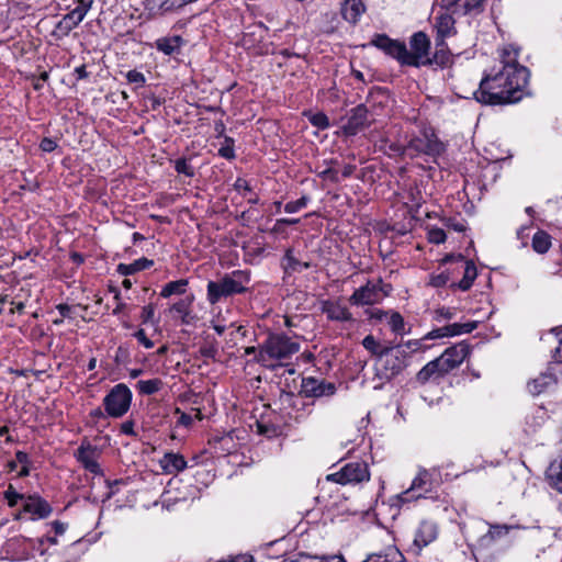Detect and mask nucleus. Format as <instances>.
Here are the masks:
<instances>
[{
    "label": "nucleus",
    "mask_w": 562,
    "mask_h": 562,
    "mask_svg": "<svg viewBox=\"0 0 562 562\" xmlns=\"http://www.w3.org/2000/svg\"><path fill=\"white\" fill-rule=\"evenodd\" d=\"M133 394L131 390L123 383L113 386L103 398L104 411L112 418L124 416L132 403Z\"/></svg>",
    "instance_id": "obj_6"
},
{
    "label": "nucleus",
    "mask_w": 562,
    "mask_h": 562,
    "mask_svg": "<svg viewBox=\"0 0 562 562\" xmlns=\"http://www.w3.org/2000/svg\"><path fill=\"white\" fill-rule=\"evenodd\" d=\"M56 543L57 540L55 537L47 536L32 541V548L37 554L44 555L47 552L48 546Z\"/></svg>",
    "instance_id": "obj_46"
},
{
    "label": "nucleus",
    "mask_w": 562,
    "mask_h": 562,
    "mask_svg": "<svg viewBox=\"0 0 562 562\" xmlns=\"http://www.w3.org/2000/svg\"><path fill=\"white\" fill-rule=\"evenodd\" d=\"M486 0H438L441 9L452 10L457 15H468L483 11Z\"/></svg>",
    "instance_id": "obj_23"
},
{
    "label": "nucleus",
    "mask_w": 562,
    "mask_h": 562,
    "mask_svg": "<svg viewBox=\"0 0 562 562\" xmlns=\"http://www.w3.org/2000/svg\"><path fill=\"white\" fill-rule=\"evenodd\" d=\"M477 327V322L453 323L430 330L424 339H439L443 337H454L462 334L472 333Z\"/></svg>",
    "instance_id": "obj_22"
},
{
    "label": "nucleus",
    "mask_w": 562,
    "mask_h": 562,
    "mask_svg": "<svg viewBox=\"0 0 562 562\" xmlns=\"http://www.w3.org/2000/svg\"><path fill=\"white\" fill-rule=\"evenodd\" d=\"M4 498L8 502L9 506L14 507L19 504L22 505L26 496L16 492L14 487L10 485L8 490L4 492Z\"/></svg>",
    "instance_id": "obj_49"
},
{
    "label": "nucleus",
    "mask_w": 562,
    "mask_h": 562,
    "mask_svg": "<svg viewBox=\"0 0 562 562\" xmlns=\"http://www.w3.org/2000/svg\"><path fill=\"white\" fill-rule=\"evenodd\" d=\"M443 372L440 371L438 363L435 360L428 362L425 367L420 369L417 373V381L420 383H426L430 380H437L441 378Z\"/></svg>",
    "instance_id": "obj_40"
},
{
    "label": "nucleus",
    "mask_w": 562,
    "mask_h": 562,
    "mask_svg": "<svg viewBox=\"0 0 562 562\" xmlns=\"http://www.w3.org/2000/svg\"><path fill=\"white\" fill-rule=\"evenodd\" d=\"M100 456V449L88 441H83L75 452L77 461L85 468V470L94 475L103 474L99 464Z\"/></svg>",
    "instance_id": "obj_17"
},
{
    "label": "nucleus",
    "mask_w": 562,
    "mask_h": 562,
    "mask_svg": "<svg viewBox=\"0 0 562 562\" xmlns=\"http://www.w3.org/2000/svg\"><path fill=\"white\" fill-rule=\"evenodd\" d=\"M257 431L260 435L267 436V437H273L278 435V428L273 425H267L262 422H257Z\"/></svg>",
    "instance_id": "obj_58"
},
{
    "label": "nucleus",
    "mask_w": 562,
    "mask_h": 562,
    "mask_svg": "<svg viewBox=\"0 0 562 562\" xmlns=\"http://www.w3.org/2000/svg\"><path fill=\"white\" fill-rule=\"evenodd\" d=\"M449 276L446 272L432 274L429 280V284L434 288H441L447 284Z\"/></svg>",
    "instance_id": "obj_60"
},
{
    "label": "nucleus",
    "mask_w": 562,
    "mask_h": 562,
    "mask_svg": "<svg viewBox=\"0 0 562 562\" xmlns=\"http://www.w3.org/2000/svg\"><path fill=\"white\" fill-rule=\"evenodd\" d=\"M548 419L547 409L542 406L535 407L527 416H526V432L531 434L536 432L540 427L544 425Z\"/></svg>",
    "instance_id": "obj_29"
},
{
    "label": "nucleus",
    "mask_w": 562,
    "mask_h": 562,
    "mask_svg": "<svg viewBox=\"0 0 562 562\" xmlns=\"http://www.w3.org/2000/svg\"><path fill=\"white\" fill-rule=\"evenodd\" d=\"M405 367V351L401 347H389L383 355L376 358V375L390 380L398 374Z\"/></svg>",
    "instance_id": "obj_8"
},
{
    "label": "nucleus",
    "mask_w": 562,
    "mask_h": 562,
    "mask_svg": "<svg viewBox=\"0 0 562 562\" xmlns=\"http://www.w3.org/2000/svg\"><path fill=\"white\" fill-rule=\"evenodd\" d=\"M469 352V346L464 342H460L447 348L435 361L438 363L440 371L447 374L458 368L468 357Z\"/></svg>",
    "instance_id": "obj_16"
},
{
    "label": "nucleus",
    "mask_w": 562,
    "mask_h": 562,
    "mask_svg": "<svg viewBox=\"0 0 562 562\" xmlns=\"http://www.w3.org/2000/svg\"><path fill=\"white\" fill-rule=\"evenodd\" d=\"M453 15H457L452 10L441 9L435 16L434 29L436 31L435 40L446 41L447 37H451L457 34L456 20Z\"/></svg>",
    "instance_id": "obj_20"
},
{
    "label": "nucleus",
    "mask_w": 562,
    "mask_h": 562,
    "mask_svg": "<svg viewBox=\"0 0 562 562\" xmlns=\"http://www.w3.org/2000/svg\"><path fill=\"white\" fill-rule=\"evenodd\" d=\"M439 536V526L430 519H423L414 532V540L409 546V552L418 555L422 550L437 540Z\"/></svg>",
    "instance_id": "obj_14"
},
{
    "label": "nucleus",
    "mask_w": 562,
    "mask_h": 562,
    "mask_svg": "<svg viewBox=\"0 0 562 562\" xmlns=\"http://www.w3.org/2000/svg\"><path fill=\"white\" fill-rule=\"evenodd\" d=\"M366 7L361 0H345L341 5V14L346 21L356 24L361 14L364 12Z\"/></svg>",
    "instance_id": "obj_30"
},
{
    "label": "nucleus",
    "mask_w": 562,
    "mask_h": 562,
    "mask_svg": "<svg viewBox=\"0 0 562 562\" xmlns=\"http://www.w3.org/2000/svg\"><path fill=\"white\" fill-rule=\"evenodd\" d=\"M479 183V178H464L463 191L468 198L476 196L475 187Z\"/></svg>",
    "instance_id": "obj_57"
},
{
    "label": "nucleus",
    "mask_w": 562,
    "mask_h": 562,
    "mask_svg": "<svg viewBox=\"0 0 562 562\" xmlns=\"http://www.w3.org/2000/svg\"><path fill=\"white\" fill-rule=\"evenodd\" d=\"M154 266V261L147 258H139L131 263H120L116 271L121 276H131L139 271L149 269Z\"/></svg>",
    "instance_id": "obj_34"
},
{
    "label": "nucleus",
    "mask_w": 562,
    "mask_h": 562,
    "mask_svg": "<svg viewBox=\"0 0 562 562\" xmlns=\"http://www.w3.org/2000/svg\"><path fill=\"white\" fill-rule=\"evenodd\" d=\"M518 50L505 47L502 54V67L494 74L485 75L475 99L484 104L503 105L520 101L528 85L529 70L517 61Z\"/></svg>",
    "instance_id": "obj_1"
},
{
    "label": "nucleus",
    "mask_w": 562,
    "mask_h": 562,
    "mask_svg": "<svg viewBox=\"0 0 562 562\" xmlns=\"http://www.w3.org/2000/svg\"><path fill=\"white\" fill-rule=\"evenodd\" d=\"M376 317L379 319H382V317H387V324L391 330L396 335H404L406 333L404 318L398 312L389 313L379 311Z\"/></svg>",
    "instance_id": "obj_36"
},
{
    "label": "nucleus",
    "mask_w": 562,
    "mask_h": 562,
    "mask_svg": "<svg viewBox=\"0 0 562 562\" xmlns=\"http://www.w3.org/2000/svg\"><path fill=\"white\" fill-rule=\"evenodd\" d=\"M125 77L128 83H134L136 87H144L146 83L144 74L136 69L127 71Z\"/></svg>",
    "instance_id": "obj_55"
},
{
    "label": "nucleus",
    "mask_w": 562,
    "mask_h": 562,
    "mask_svg": "<svg viewBox=\"0 0 562 562\" xmlns=\"http://www.w3.org/2000/svg\"><path fill=\"white\" fill-rule=\"evenodd\" d=\"M160 467L167 474H175L187 468V461L182 454L167 452L160 460Z\"/></svg>",
    "instance_id": "obj_28"
},
{
    "label": "nucleus",
    "mask_w": 562,
    "mask_h": 562,
    "mask_svg": "<svg viewBox=\"0 0 562 562\" xmlns=\"http://www.w3.org/2000/svg\"><path fill=\"white\" fill-rule=\"evenodd\" d=\"M297 340L284 334H269L268 338L259 346L258 362L267 368H273L277 363L288 360L299 352Z\"/></svg>",
    "instance_id": "obj_3"
},
{
    "label": "nucleus",
    "mask_w": 562,
    "mask_h": 562,
    "mask_svg": "<svg viewBox=\"0 0 562 562\" xmlns=\"http://www.w3.org/2000/svg\"><path fill=\"white\" fill-rule=\"evenodd\" d=\"M91 5L92 0H76V7L58 21L52 35L57 40L68 36L83 21Z\"/></svg>",
    "instance_id": "obj_9"
},
{
    "label": "nucleus",
    "mask_w": 562,
    "mask_h": 562,
    "mask_svg": "<svg viewBox=\"0 0 562 562\" xmlns=\"http://www.w3.org/2000/svg\"><path fill=\"white\" fill-rule=\"evenodd\" d=\"M200 352L203 357L214 359L217 355V348L214 345L201 347Z\"/></svg>",
    "instance_id": "obj_64"
},
{
    "label": "nucleus",
    "mask_w": 562,
    "mask_h": 562,
    "mask_svg": "<svg viewBox=\"0 0 562 562\" xmlns=\"http://www.w3.org/2000/svg\"><path fill=\"white\" fill-rule=\"evenodd\" d=\"M445 153L446 145L438 138L432 128H424L403 148L404 156L425 157L428 165L423 168L431 172L442 170L440 159H443Z\"/></svg>",
    "instance_id": "obj_2"
},
{
    "label": "nucleus",
    "mask_w": 562,
    "mask_h": 562,
    "mask_svg": "<svg viewBox=\"0 0 562 562\" xmlns=\"http://www.w3.org/2000/svg\"><path fill=\"white\" fill-rule=\"evenodd\" d=\"M218 154H220V156H222L226 159H232L235 157L234 139L232 137L224 136V143L220 147Z\"/></svg>",
    "instance_id": "obj_51"
},
{
    "label": "nucleus",
    "mask_w": 562,
    "mask_h": 562,
    "mask_svg": "<svg viewBox=\"0 0 562 562\" xmlns=\"http://www.w3.org/2000/svg\"><path fill=\"white\" fill-rule=\"evenodd\" d=\"M509 531L507 525H491L488 531L479 539L481 547H490L496 539L506 536Z\"/></svg>",
    "instance_id": "obj_37"
},
{
    "label": "nucleus",
    "mask_w": 562,
    "mask_h": 562,
    "mask_svg": "<svg viewBox=\"0 0 562 562\" xmlns=\"http://www.w3.org/2000/svg\"><path fill=\"white\" fill-rule=\"evenodd\" d=\"M15 460L18 462V465H21V469L19 471V476L24 477L30 474L31 471V464L32 461L26 452L23 451H16L15 453Z\"/></svg>",
    "instance_id": "obj_48"
},
{
    "label": "nucleus",
    "mask_w": 562,
    "mask_h": 562,
    "mask_svg": "<svg viewBox=\"0 0 562 562\" xmlns=\"http://www.w3.org/2000/svg\"><path fill=\"white\" fill-rule=\"evenodd\" d=\"M307 116L310 123L319 128V130H326L329 127V119L324 112H317V113H305Z\"/></svg>",
    "instance_id": "obj_47"
},
{
    "label": "nucleus",
    "mask_w": 562,
    "mask_h": 562,
    "mask_svg": "<svg viewBox=\"0 0 562 562\" xmlns=\"http://www.w3.org/2000/svg\"><path fill=\"white\" fill-rule=\"evenodd\" d=\"M557 384L558 376L555 372V367L549 366L538 376L528 382L527 389L531 395L538 396L540 394L553 391L557 387Z\"/></svg>",
    "instance_id": "obj_18"
},
{
    "label": "nucleus",
    "mask_w": 562,
    "mask_h": 562,
    "mask_svg": "<svg viewBox=\"0 0 562 562\" xmlns=\"http://www.w3.org/2000/svg\"><path fill=\"white\" fill-rule=\"evenodd\" d=\"M193 295L186 296L183 299H180L176 303H173L170 306V313L173 316L180 317L181 324L189 325L192 321V303H193Z\"/></svg>",
    "instance_id": "obj_27"
},
{
    "label": "nucleus",
    "mask_w": 562,
    "mask_h": 562,
    "mask_svg": "<svg viewBox=\"0 0 562 562\" xmlns=\"http://www.w3.org/2000/svg\"><path fill=\"white\" fill-rule=\"evenodd\" d=\"M404 554L396 547H387L383 552L372 553L362 562H403Z\"/></svg>",
    "instance_id": "obj_33"
},
{
    "label": "nucleus",
    "mask_w": 562,
    "mask_h": 562,
    "mask_svg": "<svg viewBox=\"0 0 562 562\" xmlns=\"http://www.w3.org/2000/svg\"><path fill=\"white\" fill-rule=\"evenodd\" d=\"M284 268L286 271H302L303 269H307L310 267L308 262H301L294 256L292 250H286L284 258Z\"/></svg>",
    "instance_id": "obj_44"
},
{
    "label": "nucleus",
    "mask_w": 562,
    "mask_h": 562,
    "mask_svg": "<svg viewBox=\"0 0 562 562\" xmlns=\"http://www.w3.org/2000/svg\"><path fill=\"white\" fill-rule=\"evenodd\" d=\"M411 50L405 46L403 66L419 68L429 64L430 40L424 32H416L409 40Z\"/></svg>",
    "instance_id": "obj_7"
},
{
    "label": "nucleus",
    "mask_w": 562,
    "mask_h": 562,
    "mask_svg": "<svg viewBox=\"0 0 562 562\" xmlns=\"http://www.w3.org/2000/svg\"><path fill=\"white\" fill-rule=\"evenodd\" d=\"M551 236L544 231H538L532 236L531 246L538 254H546L551 248Z\"/></svg>",
    "instance_id": "obj_42"
},
{
    "label": "nucleus",
    "mask_w": 562,
    "mask_h": 562,
    "mask_svg": "<svg viewBox=\"0 0 562 562\" xmlns=\"http://www.w3.org/2000/svg\"><path fill=\"white\" fill-rule=\"evenodd\" d=\"M454 315V310L450 307H440L434 311V321L437 323H442L445 321L452 319Z\"/></svg>",
    "instance_id": "obj_53"
},
{
    "label": "nucleus",
    "mask_w": 562,
    "mask_h": 562,
    "mask_svg": "<svg viewBox=\"0 0 562 562\" xmlns=\"http://www.w3.org/2000/svg\"><path fill=\"white\" fill-rule=\"evenodd\" d=\"M391 285L383 284L379 279L376 282L368 281L363 286L357 289L349 297L352 305L363 306L380 303L384 296L389 295Z\"/></svg>",
    "instance_id": "obj_11"
},
{
    "label": "nucleus",
    "mask_w": 562,
    "mask_h": 562,
    "mask_svg": "<svg viewBox=\"0 0 562 562\" xmlns=\"http://www.w3.org/2000/svg\"><path fill=\"white\" fill-rule=\"evenodd\" d=\"M547 479L552 487L562 493V458L551 462L547 470Z\"/></svg>",
    "instance_id": "obj_38"
},
{
    "label": "nucleus",
    "mask_w": 562,
    "mask_h": 562,
    "mask_svg": "<svg viewBox=\"0 0 562 562\" xmlns=\"http://www.w3.org/2000/svg\"><path fill=\"white\" fill-rule=\"evenodd\" d=\"M249 282L250 272L248 270H234L217 281H209L206 285L207 301L211 304H216L222 299L245 293Z\"/></svg>",
    "instance_id": "obj_5"
},
{
    "label": "nucleus",
    "mask_w": 562,
    "mask_h": 562,
    "mask_svg": "<svg viewBox=\"0 0 562 562\" xmlns=\"http://www.w3.org/2000/svg\"><path fill=\"white\" fill-rule=\"evenodd\" d=\"M427 237H428V240L432 244H442L446 241V233H445V229L443 228H439V227H431L428 229V233H427Z\"/></svg>",
    "instance_id": "obj_52"
},
{
    "label": "nucleus",
    "mask_w": 562,
    "mask_h": 562,
    "mask_svg": "<svg viewBox=\"0 0 562 562\" xmlns=\"http://www.w3.org/2000/svg\"><path fill=\"white\" fill-rule=\"evenodd\" d=\"M321 310L326 314L329 321L349 322L352 321V314L348 307L339 301L325 300L321 303Z\"/></svg>",
    "instance_id": "obj_25"
},
{
    "label": "nucleus",
    "mask_w": 562,
    "mask_h": 562,
    "mask_svg": "<svg viewBox=\"0 0 562 562\" xmlns=\"http://www.w3.org/2000/svg\"><path fill=\"white\" fill-rule=\"evenodd\" d=\"M341 121L344 123L337 134L349 137L368 128L373 120L371 119L368 108L364 104H359L352 108Z\"/></svg>",
    "instance_id": "obj_12"
},
{
    "label": "nucleus",
    "mask_w": 562,
    "mask_h": 562,
    "mask_svg": "<svg viewBox=\"0 0 562 562\" xmlns=\"http://www.w3.org/2000/svg\"><path fill=\"white\" fill-rule=\"evenodd\" d=\"M459 260L464 265L463 278L454 283L458 289L462 291H468L471 286L475 278L477 277V270L475 265L472 261L464 260L462 256H459Z\"/></svg>",
    "instance_id": "obj_32"
},
{
    "label": "nucleus",
    "mask_w": 562,
    "mask_h": 562,
    "mask_svg": "<svg viewBox=\"0 0 562 562\" xmlns=\"http://www.w3.org/2000/svg\"><path fill=\"white\" fill-rule=\"evenodd\" d=\"M23 512L30 515L32 520L44 519L52 514V506L38 495L26 496L22 504Z\"/></svg>",
    "instance_id": "obj_24"
},
{
    "label": "nucleus",
    "mask_w": 562,
    "mask_h": 562,
    "mask_svg": "<svg viewBox=\"0 0 562 562\" xmlns=\"http://www.w3.org/2000/svg\"><path fill=\"white\" fill-rule=\"evenodd\" d=\"M188 280L187 279H179L176 281L168 282L165 284L160 291L161 297H170L172 295H181L184 294L188 288Z\"/></svg>",
    "instance_id": "obj_41"
},
{
    "label": "nucleus",
    "mask_w": 562,
    "mask_h": 562,
    "mask_svg": "<svg viewBox=\"0 0 562 562\" xmlns=\"http://www.w3.org/2000/svg\"><path fill=\"white\" fill-rule=\"evenodd\" d=\"M398 182L397 195L400 200L408 207L412 217H417L420 205L425 202V191L423 182H417L415 178H401Z\"/></svg>",
    "instance_id": "obj_10"
},
{
    "label": "nucleus",
    "mask_w": 562,
    "mask_h": 562,
    "mask_svg": "<svg viewBox=\"0 0 562 562\" xmlns=\"http://www.w3.org/2000/svg\"><path fill=\"white\" fill-rule=\"evenodd\" d=\"M443 225L448 229H453L456 232H464L465 231V222L462 218H457V217L445 218Z\"/></svg>",
    "instance_id": "obj_56"
},
{
    "label": "nucleus",
    "mask_w": 562,
    "mask_h": 562,
    "mask_svg": "<svg viewBox=\"0 0 562 562\" xmlns=\"http://www.w3.org/2000/svg\"><path fill=\"white\" fill-rule=\"evenodd\" d=\"M370 44L380 50L384 52L390 57L396 59L403 66L405 43L398 40H393L386 34H375Z\"/></svg>",
    "instance_id": "obj_19"
},
{
    "label": "nucleus",
    "mask_w": 562,
    "mask_h": 562,
    "mask_svg": "<svg viewBox=\"0 0 562 562\" xmlns=\"http://www.w3.org/2000/svg\"><path fill=\"white\" fill-rule=\"evenodd\" d=\"M183 40L180 35L160 37L155 42L157 50L171 56L180 52Z\"/></svg>",
    "instance_id": "obj_31"
},
{
    "label": "nucleus",
    "mask_w": 562,
    "mask_h": 562,
    "mask_svg": "<svg viewBox=\"0 0 562 562\" xmlns=\"http://www.w3.org/2000/svg\"><path fill=\"white\" fill-rule=\"evenodd\" d=\"M370 473L368 464L363 461H355L345 464L339 471L327 475V480L346 485L368 481Z\"/></svg>",
    "instance_id": "obj_13"
},
{
    "label": "nucleus",
    "mask_w": 562,
    "mask_h": 562,
    "mask_svg": "<svg viewBox=\"0 0 562 562\" xmlns=\"http://www.w3.org/2000/svg\"><path fill=\"white\" fill-rule=\"evenodd\" d=\"M176 0H144L145 9L153 15L176 9Z\"/></svg>",
    "instance_id": "obj_39"
},
{
    "label": "nucleus",
    "mask_w": 562,
    "mask_h": 562,
    "mask_svg": "<svg viewBox=\"0 0 562 562\" xmlns=\"http://www.w3.org/2000/svg\"><path fill=\"white\" fill-rule=\"evenodd\" d=\"M429 64L426 66H436L441 69L451 67L453 64V55L448 48L446 41L435 40V53L429 56Z\"/></svg>",
    "instance_id": "obj_26"
},
{
    "label": "nucleus",
    "mask_w": 562,
    "mask_h": 562,
    "mask_svg": "<svg viewBox=\"0 0 562 562\" xmlns=\"http://www.w3.org/2000/svg\"><path fill=\"white\" fill-rule=\"evenodd\" d=\"M175 168L178 173H183L186 176H193L192 167L190 166L189 161L184 158H180V159L176 160Z\"/></svg>",
    "instance_id": "obj_59"
},
{
    "label": "nucleus",
    "mask_w": 562,
    "mask_h": 562,
    "mask_svg": "<svg viewBox=\"0 0 562 562\" xmlns=\"http://www.w3.org/2000/svg\"><path fill=\"white\" fill-rule=\"evenodd\" d=\"M301 387L306 397L330 396L336 392L334 383L313 376L303 378Z\"/></svg>",
    "instance_id": "obj_21"
},
{
    "label": "nucleus",
    "mask_w": 562,
    "mask_h": 562,
    "mask_svg": "<svg viewBox=\"0 0 562 562\" xmlns=\"http://www.w3.org/2000/svg\"><path fill=\"white\" fill-rule=\"evenodd\" d=\"M140 345H143L146 349H150L154 347L153 340H150L147 336L144 329H138L133 335Z\"/></svg>",
    "instance_id": "obj_61"
},
{
    "label": "nucleus",
    "mask_w": 562,
    "mask_h": 562,
    "mask_svg": "<svg viewBox=\"0 0 562 562\" xmlns=\"http://www.w3.org/2000/svg\"><path fill=\"white\" fill-rule=\"evenodd\" d=\"M554 537L558 538V540L549 546V550L546 552L544 559H547V554L554 553L557 557L555 562H562V530L557 531Z\"/></svg>",
    "instance_id": "obj_50"
},
{
    "label": "nucleus",
    "mask_w": 562,
    "mask_h": 562,
    "mask_svg": "<svg viewBox=\"0 0 562 562\" xmlns=\"http://www.w3.org/2000/svg\"><path fill=\"white\" fill-rule=\"evenodd\" d=\"M40 148L45 153H52L57 148V142L49 137H44L40 143Z\"/></svg>",
    "instance_id": "obj_63"
},
{
    "label": "nucleus",
    "mask_w": 562,
    "mask_h": 562,
    "mask_svg": "<svg viewBox=\"0 0 562 562\" xmlns=\"http://www.w3.org/2000/svg\"><path fill=\"white\" fill-rule=\"evenodd\" d=\"M441 484L440 472L437 469H419L417 475L412 481L411 486L396 495L395 504L402 506L406 503L420 498L436 499L437 490Z\"/></svg>",
    "instance_id": "obj_4"
},
{
    "label": "nucleus",
    "mask_w": 562,
    "mask_h": 562,
    "mask_svg": "<svg viewBox=\"0 0 562 562\" xmlns=\"http://www.w3.org/2000/svg\"><path fill=\"white\" fill-rule=\"evenodd\" d=\"M303 393L294 394L291 392H282L280 395V403L282 408L286 411L290 419L299 422L308 415L312 411V405L306 402Z\"/></svg>",
    "instance_id": "obj_15"
},
{
    "label": "nucleus",
    "mask_w": 562,
    "mask_h": 562,
    "mask_svg": "<svg viewBox=\"0 0 562 562\" xmlns=\"http://www.w3.org/2000/svg\"><path fill=\"white\" fill-rule=\"evenodd\" d=\"M362 346L372 355L379 358L389 348L381 345L372 335H368L362 340Z\"/></svg>",
    "instance_id": "obj_45"
},
{
    "label": "nucleus",
    "mask_w": 562,
    "mask_h": 562,
    "mask_svg": "<svg viewBox=\"0 0 562 562\" xmlns=\"http://www.w3.org/2000/svg\"><path fill=\"white\" fill-rule=\"evenodd\" d=\"M155 315V307L153 304L145 305L140 313V319L144 324L150 323Z\"/></svg>",
    "instance_id": "obj_62"
},
{
    "label": "nucleus",
    "mask_w": 562,
    "mask_h": 562,
    "mask_svg": "<svg viewBox=\"0 0 562 562\" xmlns=\"http://www.w3.org/2000/svg\"><path fill=\"white\" fill-rule=\"evenodd\" d=\"M164 386V382L158 379H149V380H139L136 383V390L142 395H153L159 392Z\"/></svg>",
    "instance_id": "obj_43"
},
{
    "label": "nucleus",
    "mask_w": 562,
    "mask_h": 562,
    "mask_svg": "<svg viewBox=\"0 0 562 562\" xmlns=\"http://www.w3.org/2000/svg\"><path fill=\"white\" fill-rule=\"evenodd\" d=\"M308 200L310 199L307 196L303 195L296 201L288 202L284 206V211L286 213H296L307 205Z\"/></svg>",
    "instance_id": "obj_54"
},
{
    "label": "nucleus",
    "mask_w": 562,
    "mask_h": 562,
    "mask_svg": "<svg viewBox=\"0 0 562 562\" xmlns=\"http://www.w3.org/2000/svg\"><path fill=\"white\" fill-rule=\"evenodd\" d=\"M281 562H346L344 557L340 554H334V555H311L305 552L297 553L292 559H285Z\"/></svg>",
    "instance_id": "obj_35"
}]
</instances>
